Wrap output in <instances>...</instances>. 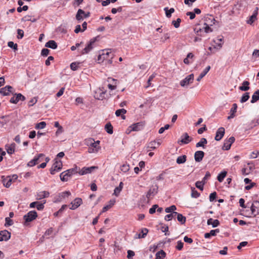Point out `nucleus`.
Listing matches in <instances>:
<instances>
[{"label": "nucleus", "mask_w": 259, "mask_h": 259, "mask_svg": "<svg viewBox=\"0 0 259 259\" xmlns=\"http://www.w3.org/2000/svg\"><path fill=\"white\" fill-rule=\"evenodd\" d=\"M100 141H95L92 138L85 139L84 141L85 145L89 146L88 152L90 153H97L100 149Z\"/></svg>", "instance_id": "nucleus-1"}, {"label": "nucleus", "mask_w": 259, "mask_h": 259, "mask_svg": "<svg viewBox=\"0 0 259 259\" xmlns=\"http://www.w3.org/2000/svg\"><path fill=\"white\" fill-rule=\"evenodd\" d=\"M77 172V167L67 169L60 175V178L62 181L67 182L69 179L74 174Z\"/></svg>", "instance_id": "nucleus-2"}, {"label": "nucleus", "mask_w": 259, "mask_h": 259, "mask_svg": "<svg viewBox=\"0 0 259 259\" xmlns=\"http://www.w3.org/2000/svg\"><path fill=\"white\" fill-rule=\"evenodd\" d=\"M204 20L205 22L204 23V25L205 26L204 27V31L206 33H208L209 32H212V29L209 27V25L212 26L214 24L215 19L211 15H207L205 17Z\"/></svg>", "instance_id": "nucleus-3"}, {"label": "nucleus", "mask_w": 259, "mask_h": 259, "mask_svg": "<svg viewBox=\"0 0 259 259\" xmlns=\"http://www.w3.org/2000/svg\"><path fill=\"white\" fill-rule=\"evenodd\" d=\"M54 161V163L53 164L50 169L51 174L53 175H55L57 172L60 171L63 166L61 160H58L57 158H55Z\"/></svg>", "instance_id": "nucleus-4"}, {"label": "nucleus", "mask_w": 259, "mask_h": 259, "mask_svg": "<svg viewBox=\"0 0 259 259\" xmlns=\"http://www.w3.org/2000/svg\"><path fill=\"white\" fill-rule=\"evenodd\" d=\"M111 50H103L102 53H101L98 57V61L99 63H102L103 61L106 60V59L110 58V56L111 54Z\"/></svg>", "instance_id": "nucleus-5"}, {"label": "nucleus", "mask_w": 259, "mask_h": 259, "mask_svg": "<svg viewBox=\"0 0 259 259\" xmlns=\"http://www.w3.org/2000/svg\"><path fill=\"white\" fill-rule=\"evenodd\" d=\"M37 217V213L35 210H32L28 212L24 215L23 219L25 222H30L35 220Z\"/></svg>", "instance_id": "nucleus-6"}, {"label": "nucleus", "mask_w": 259, "mask_h": 259, "mask_svg": "<svg viewBox=\"0 0 259 259\" xmlns=\"http://www.w3.org/2000/svg\"><path fill=\"white\" fill-rule=\"evenodd\" d=\"M194 80V74H191L187 76L184 79L180 81V85L185 87L192 83Z\"/></svg>", "instance_id": "nucleus-7"}, {"label": "nucleus", "mask_w": 259, "mask_h": 259, "mask_svg": "<svg viewBox=\"0 0 259 259\" xmlns=\"http://www.w3.org/2000/svg\"><path fill=\"white\" fill-rule=\"evenodd\" d=\"M98 168L97 166H92L91 167H83L78 172L79 175L83 176L88 174L91 173L94 170Z\"/></svg>", "instance_id": "nucleus-8"}, {"label": "nucleus", "mask_w": 259, "mask_h": 259, "mask_svg": "<svg viewBox=\"0 0 259 259\" xmlns=\"http://www.w3.org/2000/svg\"><path fill=\"white\" fill-rule=\"evenodd\" d=\"M90 12H88L85 13L84 11L81 9H79L77 12L76 15V19L78 21H81L83 19V18H88L90 16Z\"/></svg>", "instance_id": "nucleus-9"}, {"label": "nucleus", "mask_w": 259, "mask_h": 259, "mask_svg": "<svg viewBox=\"0 0 259 259\" xmlns=\"http://www.w3.org/2000/svg\"><path fill=\"white\" fill-rule=\"evenodd\" d=\"M250 209L252 215L255 216L258 214L259 213V201H253L250 206Z\"/></svg>", "instance_id": "nucleus-10"}, {"label": "nucleus", "mask_w": 259, "mask_h": 259, "mask_svg": "<svg viewBox=\"0 0 259 259\" xmlns=\"http://www.w3.org/2000/svg\"><path fill=\"white\" fill-rule=\"evenodd\" d=\"M106 91H104L101 88L98 89L95 92L94 94V97L97 100H103L105 97V94Z\"/></svg>", "instance_id": "nucleus-11"}, {"label": "nucleus", "mask_w": 259, "mask_h": 259, "mask_svg": "<svg viewBox=\"0 0 259 259\" xmlns=\"http://www.w3.org/2000/svg\"><path fill=\"white\" fill-rule=\"evenodd\" d=\"M25 97L21 94H15V96L10 99V102L13 104H17L19 101H24Z\"/></svg>", "instance_id": "nucleus-12"}, {"label": "nucleus", "mask_w": 259, "mask_h": 259, "mask_svg": "<svg viewBox=\"0 0 259 259\" xmlns=\"http://www.w3.org/2000/svg\"><path fill=\"white\" fill-rule=\"evenodd\" d=\"M11 237V233L7 230L0 232V241H8Z\"/></svg>", "instance_id": "nucleus-13"}, {"label": "nucleus", "mask_w": 259, "mask_h": 259, "mask_svg": "<svg viewBox=\"0 0 259 259\" xmlns=\"http://www.w3.org/2000/svg\"><path fill=\"white\" fill-rule=\"evenodd\" d=\"M158 192V186L157 185L153 186L151 187L149 191H148L146 197L149 199L151 197H153Z\"/></svg>", "instance_id": "nucleus-14"}, {"label": "nucleus", "mask_w": 259, "mask_h": 259, "mask_svg": "<svg viewBox=\"0 0 259 259\" xmlns=\"http://www.w3.org/2000/svg\"><path fill=\"white\" fill-rule=\"evenodd\" d=\"M82 203V200L80 198H76L73 201L71 202V207L70 209L74 210L78 207Z\"/></svg>", "instance_id": "nucleus-15"}, {"label": "nucleus", "mask_w": 259, "mask_h": 259, "mask_svg": "<svg viewBox=\"0 0 259 259\" xmlns=\"http://www.w3.org/2000/svg\"><path fill=\"white\" fill-rule=\"evenodd\" d=\"M95 39L91 40L86 47L82 51L81 54H86L90 52L93 48V45L95 42Z\"/></svg>", "instance_id": "nucleus-16"}, {"label": "nucleus", "mask_w": 259, "mask_h": 259, "mask_svg": "<svg viewBox=\"0 0 259 259\" xmlns=\"http://www.w3.org/2000/svg\"><path fill=\"white\" fill-rule=\"evenodd\" d=\"M192 140L191 138L189 137L188 134L186 133H184L181 136V140L178 141V143H182L184 144H188Z\"/></svg>", "instance_id": "nucleus-17"}, {"label": "nucleus", "mask_w": 259, "mask_h": 259, "mask_svg": "<svg viewBox=\"0 0 259 259\" xmlns=\"http://www.w3.org/2000/svg\"><path fill=\"white\" fill-rule=\"evenodd\" d=\"M13 87L10 85H7L0 89V93L4 96H8L10 93H12Z\"/></svg>", "instance_id": "nucleus-18"}, {"label": "nucleus", "mask_w": 259, "mask_h": 259, "mask_svg": "<svg viewBox=\"0 0 259 259\" xmlns=\"http://www.w3.org/2000/svg\"><path fill=\"white\" fill-rule=\"evenodd\" d=\"M2 182L4 186L6 188H9L12 184V180L11 179V176L5 177V176L2 177Z\"/></svg>", "instance_id": "nucleus-19"}, {"label": "nucleus", "mask_w": 259, "mask_h": 259, "mask_svg": "<svg viewBox=\"0 0 259 259\" xmlns=\"http://www.w3.org/2000/svg\"><path fill=\"white\" fill-rule=\"evenodd\" d=\"M225 134V128L223 127H220L217 131L215 136V140L217 141L222 139Z\"/></svg>", "instance_id": "nucleus-20"}, {"label": "nucleus", "mask_w": 259, "mask_h": 259, "mask_svg": "<svg viewBox=\"0 0 259 259\" xmlns=\"http://www.w3.org/2000/svg\"><path fill=\"white\" fill-rule=\"evenodd\" d=\"M204 156V153L202 151H197L194 154V159L196 162H199L202 161Z\"/></svg>", "instance_id": "nucleus-21"}, {"label": "nucleus", "mask_w": 259, "mask_h": 259, "mask_svg": "<svg viewBox=\"0 0 259 259\" xmlns=\"http://www.w3.org/2000/svg\"><path fill=\"white\" fill-rule=\"evenodd\" d=\"M144 126V123L142 122H140L133 124L130 127L132 128V131H139L141 130Z\"/></svg>", "instance_id": "nucleus-22"}, {"label": "nucleus", "mask_w": 259, "mask_h": 259, "mask_svg": "<svg viewBox=\"0 0 259 259\" xmlns=\"http://www.w3.org/2000/svg\"><path fill=\"white\" fill-rule=\"evenodd\" d=\"M107 81L110 83L108 84V88L110 90H113L116 89L117 80L112 78H108Z\"/></svg>", "instance_id": "nucleus-23"}, {"label": "nucleus", "mask_w": 259, "mask_h": 259, "mask_svg": "<svg viewBox=\"0 0 259 259\" xmlns=\"http://www.w3.org/2000/svg\"><path fill=\"white\" fill-rule=\"evenodd\" d=\"M71 195V193L69 191H66L58 194V198L57 199V201H61L62 199H65L66 197H69Z\"/></svg>", "instance_id": "nucleus-24"}, {"label": "nucleus", "mask_w": 259, "mask_h": 259, "mask_svg": "<svg viewBox=\"0 0 259 259\" xmlns=\"http://www.w3.org/2000/svg\"><path fill=\"white\" fill-rule=\"evenodd\" d=\"M50 193L48 191H43L38 192L36 194V199L40 200L42 198H47L49 196Z\"/></svg>", "instance_id": "nucleus-25"}, {"label": "nucleus", "mask_w": 259, "mask_h": 259, "mask_svg": "<svg viewBox=\"0 0 259 259\" xmlns=\"http://www.w3.org/2000/svg\"><path fill=\"white\" fill-rule=\"evenodd\" d=\"M115 200L111 199L108 202V204L106 205L103 208L101 213L105 212L111 208L115 204Z\"/></svg>", "instance_id": "nucleus-26"}, {"label": "nucleus", "mask_w": 259, "mask_h": 259, "mask_svg": "<svg viewBox=\"0 0 259 259\" xmlns=\"http://www.w3.org/2000/svg\"><path fill=\"white\" fill-rule=\"evenodd\" d=\"M194 56L192 53L187 54V57L184 59V63L185 64L189 65L193 62V59Z\"/></svg>", "instance_id": "nucleus-27"}, {"label": "nucleus", "mask_w": 259, "mask_h": 259, "mask_svg": "<svg viewBox=\"0 0 259 259\" xmlns=\"http://www.w3.org/2000/svg\"><path fill=\"white\" fill-rule=\"evenodd\" d=\"M258 8L256 7L254 10L253 14L250 17L249 20L247 21V23L249 24H251L254 22L255 20L256 19V16L257 15Z\"/></svg>", "instance_id": "nucleus-28"}, {"label": "nucleus", "mask_w": 259, "mask_h": 259, "mask_svg": "<svg viewBox=\"0 0 259 259\" xmlns=\"http://www.w3.org/2000/svg\"><path fill=\"white\" fill-rule=\"evenodd\" d=\"M237 105L236 103L233 104V106L230 110V115L228 117V119H232L234 117L235 114L237 111Z\"/></svg>", "instance_id": "nucleus-29"}, {"label": "nucleus", "mask_w": 259, "mask_h": 259, "mask_svg": "<svg viewBox=\"0 0 259 259\" xmlns=\"http://www.w3.org/2000/svg\"><path fill=\"white\" fill-rule=\"evenodd\" d=\"M207 224L208 225H212V227L215 228L219 225L220 222L218 220H213L212 218H210L207 220Z\"/></svg>", "instance_id": "nucleus-30"}, {"label": "nucleus", "mask_w": 259, "mask_h": 259, "mask_svg": "<svg viewBox=\"0 0 259 259\" xmlns=\"http://www.w3.org/2000/svg\"><path fill=\"white\" fill-rule=\"evenodd\" d=\"M45 47L52 49H56L57 48V44L54 40H51L46 44Z\"/></svg>", "instance_id": "nucleus-31"}, {"label": "nucleus", "mask_w": 259, "mask_h": 259, "mask_svg": "<svg viewBox=\"0 0 259 259\" xmlns=\"http://www.w3.org/2000/svg\"><path fill=\"white\" fill-rule=\"evenodd\" d=\"M210 69V66H208L206 67L204 70L200 74L198 77L197 78V80L198 81H200L201 79L207 73V72L209 71Z\"/></svg>", "instance_id": "nucleus-32"}, {"label": "nucleus", "mask_w": 259, "mask_h": 259, "mask_svg": "<svg viewBox=\"0 0 259 259\" xmlns=\"http://www.w3.org/2000/svg\"><path fill=\"white\" fill-rule=\"evenodd\" d=\"M250 83L248 81H244L242 82V85L239 87V89L240 90L242 91H247L249 89V85Z\"/></svg>", "instance_id": "nucleus-33"}, {"label": "nucleus", "mask_w": 259, "mask_h": 259, "mask_svg": "<svg viewBox=\"0 0 259 259\" xmlns=\"http://www.w3.org/2000/svg\"><path fill=\"white\" fill-rule=\"evenodd\" d=\"M148 232V230L146 228H143L141 230L140 233L137 234L136 238H144L146 237Z\"/></svg>", "instance_id": "nucleus-34"}, {"label": "nucleus", "mask_w": 259, "mask_h": 259, "mask_svg": "<svg viewBox=\"0 0 259 259\" xmlns=\"http://www.w3.org/2000/svg\"><path fill=\"white\" fill-rule=\"evenodd\" d=\"M259 100V90H256L253 95L251 100V103H254Z\"/></svg>", "instance_id": "nucleus-35"}, {"label": "nucleus", "mask_w": 259, "mask_h": 259, "mask_svg": "<svg viewBox=\"0 0 259 259\" xmlns=\"http://www.w3.org/2000/svg\"><path fill=\"white\" fill-rule=\"evenodd\" d=\"M219 231H219V229L212 230H211L210 231L209 233H205L204 237L205 238H209L211 236H215L216 235V233H219Z\"/></svg>", "instance_id": "nucleus-36"}, {"label": "nucleus", "mask_w": 259, "mask_h": 259, "mask_svg": "<svg viewBox=\"0 0 259 259\" xmlns=\"http://www.w3.org/2000/svg\"><path fill=\"white\" fill-rule=\"evenodd\" d=\"M126 113V110L124 109H120L117 110L115 112V115L117 116H119L120 115H121V117L122 119H125V116L124 115V114Z\"/></svg>", "instance_id": "nucleus-37"}, {"label": "nucleus", "mask_w": 259, "mask_h": 259, "mask_svg": "<svg viewBox=\"0 0 259 259\" xmlns=\"http://www.w3.org/2000/svg\"><path fill=\"white\" fill-rule=\"evenodd\" d=\"M164 11L165 13V15L167 18H170L171 16V14L175 12V9L172 8L168 9V7L164 8Z\"/></svg>", "instance_id": "nucleus-38"}, {"label": "nucleus", "mask_w": 259, "mask_h": 259, "mask_svg": "<svg viewBox=\"0 0 259 259\" xmlns=\"http://www.w3.org/2000/svg\"><path fill=\"white\" fill-rule=\"evenodd\" d=\"M165 255V252L163 250H161L156 253L155 259H164Z\"/></svg>", "instance_id": "nucleus-39"}, {"label": "nucleus", "mask_w": 259, "mask_h": 259, "mask_svg": "<svg viewBox=\"0 0 259 259\" xmlns=\"http://www.w3.org/2000/svg\"><path fill=\"white\" fill-rule=\"evenodd\" d=\"M177 214V212H173L171 213L167 214L165 216L164 220L166 221H169L172 220L173 218H175L176 217V214Z\"/></svg>", "instance_id": "nucleus-40"}, {"label": "nucleus", "mask_w": 259, "mask_h": 259, "mask_svg": "<svg viewBox=\"0 0 259 259\" xmlns=\"http://www.w3.org/2000/svg\"><path fill=\"white\" fill-rule=\"evenodd\" d=\"M176 217L178 221L180 222L182 224H184L186 222V218L184 217L182 214L177 212Z\"/></svg>", "instance_id": "nucleus-41"}, {"label": "nucleus", "mask_w": 259, "mask_h": 259, "mask_svg": "<svg viewBox=\"0 0 259 259\" xmlns=\"http://www.w3.org/2000/svg\"><path fill=\"white\" fill-rule=\"evenodd\" d=\"M207 143V140L205 138H201L200 141L198 142L196 145V147H202L203 148H204V145L206 144Z\"/></svg>", "instance_id": "nucleus-42"}, {"label": "nucleus", "mask_w": 259, "mask_h": 259, "mask_svg": "<svg viewBox=\"0 0 259 259\" xmlns=\"http://www.w3.org/2000/svg\"><path fill=\"white\" fill-rule=\"evenodd\" d=\"M105 129L106 132L109 134L113 133V126L110 123H107L105 126Z\"/></svg>", "instance_id": "nucleus-43"}, {"label": "nucleus", "mask_w": 259, "mask_h": 259, "mask_svg": "<svg viewBox=\"0 0 259 259\" xmlns=\"http://www.w3.org/2000/svg\"><path fill=\"white\" fill-rule=\"evenodd\" d=\"M186 156L185 155L179 156L177 159V163L178 164H182L186 162Z\"/></svg>", "instance_id": "nucleus-44"}, {"label": "nucleus", "mask_w": 259, "mask_h": 259, "mask_svg": "<svg viewBox=\"0 0 259 259\" xmlns=\"http://www.w3.org/2000/svg\"><path fill=\"white\" fill-rule=\"evenodd\" d=\"M227 175V171H222L217 177V179L220 182H222Z\"/></svg>", "instance_id": "nucleus-45"}, {"label": "nucleus", "mask_w": 259, "mask_h": 259, "mask_svg": "<svg viewBox=\"0 0 259 259\" xmlns=\"http://www.w3.org/2000/svg\"><path fill=\"white\" fill-rule=\"evenodd\" d=\"M191 197L193 198H197L199 197L200 193L195 189V188H191Z\"/></svg>", "instance_id": "nucleus-46"}, {"label": "nucleus", "mask_w": 259, "mask_h": 259, "mask_svg": "<svg viewBox=\"0 0 259 259\" xmlns=\"http://www.w3.org/2000/svg\"><path fill=\"white\" fill-rule=\"evenodd\" d=\"M45 156L44 154H39L37 156H35L33 158V161H35L36 164L38 163L39 162H40L42 160V158Z\"/></svg>", "instance_id": "nucleus-47"}, {"label": "nucleus", "mask_w": 259, "mask_h": 259, "mask_svg": "<svg viewBox=\"0 0 259 259\" xmlns=\"http://www.w3.org/2000/svg\"><path fill=\"white\" fill-rule=\"evenodd\" d=\"M67 207L66 204L63 205L58 211L54 213L55 217H58L60 214L62 213L64 209Z\"/></svg>", "instance_id": "nucleus-48"}, {"label": "nucleus", "mask_w": 259, "mask_h": 259, "mask_svg": "<svg viewBox=\"0 0 259 259\" xmlns=\"http://www.w3.org/2000/svg\"><path fill=\"white\" fill-rule=\"evenodd\" d=\"M159 145V143H157L155 141H153L150 142L148 145V148L152 149H155L157 147H158Z\"/></svg>", "instance_id": "nucleus-49"}, {"label": "nucleus", "mask_w": 259, "mask_h": 259, "mask_svg": "<svg viewBox=\"0 0 259 259\" xmlns=\"http://www.w3.org/2000/svg\"><path fill=\"white\" fill-rule=\"evenodd\" d=\"M177 209V207L175 205H173L170 206V207H166L165 209V211L166 213H172L173 212H175V210Z\"/></svg>", "instance_id": "nucleus-50"}, {"label": "nucleus", "mask_w": 259, "mask_h": 259, "mask_svg": "<svg viewBox=\"0 0 259 259\" xmlns=\"http://www.w3.org/2000/svg\"><path fill=\"white\" fill-rule=\"evenodd\" d=\"M249 93H245L242 95V96L240 99V102L241 103L245 102L249 99Z\"/></svg>", "instance_id": "nucleus-51"}, {"label": "nucleus", "mask_w": 259, "mask_h": 259, "mask_svg": "<svg viewBox=\"0 0 259 259\" xmlns=\"http://www.w3.org/2000/svg\"><path fill=\"white\" fill-rule=\"evenodd\" d=\"M46 123L45 121H41L37 123L35 126V128L36 129H43L46 127Z\"/></svg>", "instance_id": "nucleus-52"}, {"label": "nucleus", "mask_w": 259, "mask_h": 259, "mask_svg": "<svg viewBox=\"0 0 259 259\" xmlns=\"http://www.w3.org/2000/svg\"><path fill=\"white\" fill-rule=\"evenodd\" d=\"M205 183H204V182L202 181H197L195 183V186L196 187L200 189L201 191H202L203 190V186L204 185Z\"/></svg>", "instance_id": "nucleus-53"}, {"label": "nucleus", "mask_w": 259, "mask_h": 259, "mask_svg": "<svg viewBox=\"0 0 259 259\" xmlns=\"http://www.w3.org/2000/svg\"><path fill=\"white\" fill-rule=\"evenodd\" d=\"M22 21H31L32 22H35L36 21V19L35 18L32 19L31 16L27 15L25 16L24 18L22 19Z\"/></svg>", "instance_id": "nucleus-54"}, {"label": "nucleus", "mask_w": 259, "mask_h": 259, "mask_svg": "<svg viewBox=\"0 0 259 259\" xmlns=\"http://www.w3.org/2000/svg\"><path fill=\"white\" fill-rule=\"evenodd\" d=\"M181 22V19L180 18H178L177 20H173L171 22L172 24L174 26V27L176 28H178L180 27V23Z\"/></svg>", "instance_id": "nucleus-55"}, {"label": "nucleus", "mask_w": 259, "mask_h": 259, "mask_svg": "<svg viewBox=\"0 0 259 259\" xmlns=\"http://www.w3.org/2000/svg\"><path fill=\"white\" fill-rule=\"evenodd\" d=\"M79 63L73 62L70 64V68L73 70H77L79 67Z\"/></svg>", "instance_id": "nucleus-56"}, {"label": "nucleus", "mask_w": 259, "mask_h": 259, "mask_svg": "<svg viewBox=\"0 0 259 259\" xmlns=\"http://www.w3.org/2000/svg\"><path fill=\"white\" fill-rule=\"evenodd\" d=\"M130 169V166L128 164H123L120 167V170L123 172H126Z\"/></svg>", "instance_id": "nucleus-57"}, {"label": "nucleus", "mask_w": 259, "mask_h": 259, "mask_svg": "<svg viewBox=\"0 0 259 259\" xmlns=\"http://www.w3.org/2000/svg\"><path fill=\"white\" fill-rule=\"evenodd\" d=\"M8 46L14 50H17L18 46L17 44H14L13 41H9L8 43Z\"/></svg>", "instance_id": "nucleus-58"}, {"label": "nucleus", "mask_w": 259, "mask_h": 259, "mask_svg": "<svg viewBox=\"0 0 259 259\" xmlns=\"http://www.w3.org/2000/svg\"><path fill=\"white\" fill-rule=\"evenodd\" d=\"M231 145L226 140L224 141L223 149L225 150H228L230 149Z\"/></svg>", "instance_id": "nucleus-59"}, {"label": "nucleus", "mask_w": 259, "mask_h": 259, "mask_svg": "<svg viewBox=\"0 0 259 259\" xmlns=\"http://www.w3.org/2000/svg\"><path fill=\"white\" fill-rule=\"evenodd\" d=\"M46 202V201L45 200L44 203H40L38 202V203L36 204V208L38 210H41L44 208V204Z\"/></svg>", "instance_id": "nucleus-60"}, {"label": "nucleus", "mask_w": 259, "mask_h": 259, "mask_svg": "<svg viewBox=\"0 0 259 259\" xmlns=\"http://www.w3.org/2000/svg\"><path fill=\"white\" fill-rule=\"evenodd\" d=\"M5 221H6V223H5V226H11L13 225V221L12 220H11V219L10 218H5Z\"/></svg>", "instance_id": "nucleus-61"}, {"label": "nucleus", "mask_w": 259, "mask_h": 259, "mask_svg": "<svg viewBox=\"0 0 259 259\" xmlns=\"http://www.w3.org/2000/svg\"><path fill=\"white\" fill-rule=\"evenodd\" d=\"M169 124H165L164 127H162L160 128V129L159 130V131H158L159 134H162L164 132L165 130H168L169 128Z\"/></svg>", "instance_id": "nucleus-62"}, {"label": "nucleus", "mask_w": 259, "mask_h": 259, "mask_svg": "<svg viewBox=\"0 0 259 259\" xmlns=\"http://www.w3.org/2000/svg\"><path fill=\"white\" fill-rule=\"evenodd\" d=\"M17 33H18L17 38L18 39L22 38L24 36V31L22 29H18L17 30Z\"/></svg>", "instance_id": "nucleus-63"}, {"label": "nucleus", "mask_w": 259, "mask_h": 259, "mask_svg": "<svg viewBox=\"0 0 259 259\" xmlns=\"http://www.w3.org/2000/svg\"><path fill=\"white\" fill-rule=\"evenodd\" d=\"M184 243L181 241H178L177 242V245L176 246V248L179 250H181L182 249L183 247Z\"/></svg>", "instance_id": "nucleus-64"}]
</instances>
